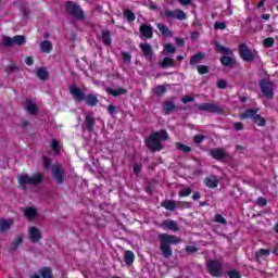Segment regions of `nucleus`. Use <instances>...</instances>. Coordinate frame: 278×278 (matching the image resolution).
Here are the masks:
<instances>
[{
  "instance_id": "1",
  "label": "nucleus",
  "mask_w": 278,
  "mask_h": 278,
  "mask_svg": "<svg viewBox=\"0 0 278 278\" xmlns=\"http://www.w3.org/2000/svg\"><path fill=\"white\" fill-rule=\"evenodd\" d=\"M159 242L163 257L168 260V257H173V248H170V245L179 244V242H181V238L168 233H159Z\"/></svg>"
},
{
  "instance_id": "2",
  "label": "nucleus",
  "mask_w": 278,
  "mask_h": 278,
  "mask_svg": "<svg viewBox=\"0 0 278 278\" xmlns=\"http://www.w3.org/2000/svg\"><path fill=\"white\" fill-rule=\"evenodd\" d=\"M162 140H168V132H166V130L152 132L146 140L149 151H162V149H164V146H162Z\"/></svg>"
},
{
  "instance_id": "3",
  "label": "nucleus",
  "mask_w": 278,
  "mask_h": 278,
  "mask_svg": "<svg viewBox=\"0 0 278 278\" xmlns=\"http://www.w3.org/2000/svg\"><path fill=\"white\" fill-rule=\"evenodd\" d=\"M42 179H45V176L40 173L33 174L31 176L24 174L17 177V181L24 190L25 186H38L39 184H42Z\"/></svg>"
},
{
  "instance_id": "4",
  "label": "nucleus",
  "mask_w": 278,
  "mask_h": 278,
  "mask_svg": "<svg viewBox=\"0 0 278 278\" xmlns=\"http://www.w3.org/2000/svg\"><path fill=\"white\" fill-rule=\"evenodd\" d=\"M65 11L70 16L75 18V21H86V13L81 7L73 1L65 2Z\"/></svg>"
},
{
  "instance_id": "5",
  "label": "nucleus",
  "mask_w": 278,
  "mask_h": 278,
  "mask_svg": "<svg viewBox=\"0 0 278 278\" xmlns=\"http://www.w3.org/2000/svg\"><path fill=\"white\" fill-rule=\"evenodd\" d=\"M206 269L212 277H223L225 269H223V263L216 260H208L206 262Z\"/></svg>"
},
{
  "instance_id": "6",
  "label": "nucleus",
  "mask_w": 278,
  "mask_h": 278,
  "mask_svg": "<svg viewBox=\"0 0 278 278\" xmlns=\"http://www.w3.org/2000/svg\"><path fill=\"white\" fill-rule=\"evenodd\" d=\"M261 92L265 99L273 100L275 97V85L266 79H261L258 83Z\"/></svg>"
},
{
  "instance_id": "7",
  "label": "nucleus",
  "mask_w": 278,
  "mask_h": 278,
  "mask_svg": "<svg viewBox=\"0 0 278 278\" xmlns=\"http://www.w3.org/2000/svg\"><path fill=\"white\" fill-rule=\"evenodd\" d=\"M198 110H200V112H210L211 114H224L226 106L204 102L198 105Z\"/></svg>"
},
{
  "instance_id": "8",
  "label": "nucleus",
  "mask_w": 278,
  "mask_h": 278,
  "mask_svg": "<svg viewBox=\"0 0 278 278\" xmlns=\"http://www.w3.org/2000/svg\"><path fill=\"white\" fill-rule=\"evenodd\" d=\"M27 39L23 35L11 37H2V45L3 47H23V45H26Z\"/></svg>"
},
{
  "instance_id": "9",
  "label": "nucleus",
  "mask_w": 278,
  "mask_h": 278,
  "mask_svg": "<svg viewBox=\"0 0 278 278\" xmlns=\"http://www.w3.org/2000/svg\"><path fill=\"white\" fill-rule=\"evenodd\" d=\"M52 177L54 181H56L58 186H62V184L66 181V172L61 164L52 166Z\"/></svg>"
},
{
  "instance_id": "10",
  "label": "nucleus",
  "mask_w": 278,
  "mask_h": 278,
  "mask_svg": "<svg viewBox=\"0 0 278 278\" xmlns=\"http://www.w3.org/2000/svg\"><path fill=\"white\" fill-rule=\"evenodd\" d=\"M210 155L213 157V160H217V162H226L231 160V155H229L224 148L211 149Z\"/></svg>"
},
{
  "instance_id": "11",
  "label": "nucleus",
  "mask_w": 278,
  "mask_h": 278,
  "mask_svg": "<svg viewBox=\"0 0 278 278\" xmlns=\"http://www.w3.org/2000/svg\"><path fill=\"white\" fill-rule=\"evenodd\" d=\"M239 55L243 62H253L255 60V54H253V51L249 49L247 43H241L239 46Z\"/></svg>"
},
{
  "instance_id": "12",
  "label": "nucleus",
  "mask_w": 278,
  "mask_h": 278,
  "mask_svg": "<svg viewBox=\"0 0 278 278\" xmlns=\"http://www.w3.org/2000/svg\"><path fill=\"white\" fill-rule=\"evenodd\" d=\"M167 18H177L178 21H186L188 16L186 15V12L176 9L174 11L165 10L163 13Z\"/></svg>"
},
{
  "instance_id": "13",
  "label": "nucleus",
  "mask_w": 278,
  "mask_h": 278,
  "mask_svg": "<svg viewBox=\"0 0 278 278\" xmlns=\"http://www.w3.org/2000/svg\"><path fill=\"white\" fill-rule=\"evenodd\" d=\"M70 93L75 99V101H79V102L84 101V99L86 97V93H84V91L75 85H72L70 87Z\"/></svg>"
},
{
  "instance_id": "14",
  "label": "nucleus",
  "mask_w": 278,
  "mask_h": 278,
  "mask_svg": "<svg viewBox=\"0 0 278 278\" xmlns=\"http://www.w3.org/2000/svg\"><path fill=\"white\" fill-rule=\"evenodd\" d=\"M84 125H85L87 131H89V134H92V131H94V125H97V122L92 115L87 114L85 116Z\"/></svg>"
},
{
  "instance_id": "15",
  "label": "nucleus",
  "mask_w": 278,
  "mask_h": 278,
  "mask_svg": "<svg viewBox=\"0 0 278 278\" xmlns=\"http://www.w3.org/2000/svg\"><path fill=\"white\" fill-rule=\"evenodd\" d=\"M161 227L163 229H170V231H179V224L173 219H165L162 222Z\"/></svg>"
},
{
  "instance_id": "16",
  "label": "nucleus",
  "mask_w": 278,
  "mask_h": 278,
  "mask_svg": "<svg viewBox=\"0 0 278 278\" xmlns=\"http://www.w3.org/2000/svg\"><path fill=\"white\" fill-rule=\"evenodd\" d=\"M29 238L31 242H40L42 240V233L37 227L33 226L29 228Z\"/></svg>"
},
{
  "instance_id": "17",
  "label": "nucleus",
  "mask_w": 278,
  "mask_h": 278,
  "mask_svg": "<svg viewBox=\"0 0 278 278\" xmlns=\"http://www.w3.org/2000/svg\"><path fill=\"white\" fill-rule=\"evenodd\" d=\"M140 34L143 38H153V27L149 24H142L139 28Z\"/></svg>"
},
{
  "instance_id": "18",
  "label": "nucleus",
  "mask_w": 278,
  "mask_h": 278,
  "mask_svg": "<svg viewBox=\"0 0 278 278\" xmlns=\"http://www.w3.org/2000/svg\"><path fill=\"white\" fill-rule=\"evenodd\" d=\"M258 112H260V109H256V110L248 109L244 113H241L239 115V118L241 121H247V118H251L252 121H254Z\"/></svg>"
},
{
  "instance_id": "19",
  "label": "nucleus",
  "mask_w": 278,
  "mask_h": 278,
  "mask_svg": "<svg viewBox=\"0 0 278 278\" xmlns=\"http://www.w3.org/2000/svg\"><path fill=\"white\" fill-rule=\"evenodd\" d=\"M105 90H106L108 94H111V97H121L123 94H127V89H125L123 87H119L117 89L106 87Z\"/></svg>"
},
{
  "instance_id": "20",
  "label": "nucleus",
  "mask_w": 278,
  "mask_h": 278,
  "mask_svg": "<svg viewBox=\"0 0 278 278\" xmlns=\"http://www.w3.org/2000/svg\"><path fill=\"white\" fill-rule=\"evenodd\" d=\"M203 60H205V53L203 52H198L197 54H193L191 58H190V61H189V64L191 66H194L197 64H201V62H203Z\"/></svg>"
},
{
  "instance_id": "21",
  "label": "nucleus",
  "mask_w": 278,
  "mask_h": 278,
  "mask_svg": "<svg viewBox=\"0 0 278 278\" xmlns=\"http://www.w3.org/2000/svg\"><path fill=\"white\" fill-rule=\"evenodd\" d=\"M215 51L222 53L223 55H233V50L230 48L224 47L223 45L215 42Z\"/></svg>"
},
{
  "instance_id": "22",
  "label": "nucleus",
  "mask_w": 278,
  "mask_h": 278,
  "mask_svg": "<svg viewBox=\"0 0 278 278\" xmlns=\"http://www.w3.org/2000/svg\"><path fill=\"white\" fill-rule=\"evenodd\" d=\"M39 49L41 53H51V51H53V43L49 40H43L40 42Z\"/></svg>"
},
{
  "instance_id": "23",
  "label": "nucleus",
  "mask_w": 278,
  "mask_h": 278,
  "mask_svg": "<svg viewBox=\"0 0 278 278\" xmlns=\"http://www.w3.org/2000/svg\"><path fill=\"white\" fill-rule=\"evenodd\" d=\"M204 184L207 188H218V178L216 176H208L204 179Z\"/></svg>"
},
{
  "instance_id": "24",
  "label": "nucleus",
  "mask_w": 278,
  "mask_h": 278,
  "mask_svg": "<svg viewBox=\"0 0 278 278\" xmlns=\"http://www.w3.org/2000/svg\"><path fill=\"white\" fill-rule=\"evenodd\" d=\"M25 110H27L28 113L34 115V114H38L39 109H38V105L36 103H34V101H31V99H27Z\"/></svg>"
},
{
  "instance_id": "25",
  "label": "nucleus",
  "mask_w": 278,
  "mask_h": 278,
  "mask_svg": "<svg viewBox=\"0 0 278 278\" xmlns=\"http://www.w3.org/2000/svg\"><path fill=\"white\" fill-rule=\"evenodd\" d=\"M161 207H165V210H169V212H175V210H177V202L174 200H165L161 203Z\"/></svg>"
},
{
  "instance_id": "26",
  "label": "nucleus",
  "mask_w": 278,
  "mask_h": 278,
  "mask_svg": "<svg viewBox=\"0 0 278 278\" xmlns=\"http://www.w3.org/2000/svg\"><path fill=\"white\" fill-rule=\"evenodd\" d=\"M139 47H140L144 58H149V56L153 55V48L149 43H147V42L140 43Z\"/></svg>"
},
{
  "instance_id": "27",
  "label": "nucleus",
  "mask_w": 278,
  "mask_h": 278,
  "mask_svg": "<svg viewBox=\"0 0 278 278\" xmlns=\"http://www.w3.org/2000/svg\"><path fill=\"white\" fill-rule=\"evenodd\" d=\"M134 260H136V255L130 250H126L124 253V262L128 266H131L134 264Z\"/></svg>"
},
{
  "instance_id": "28",
  "label": "nucleus",
  "mask_w": 278,
  "mask_h": 278,
  "mask_svg": "<svg viewBox=\"0 0 278 278\" xmlns=\"http://www.w3.org/2000/svg\"><path fill=\"white\" fill-rule=\"evenodd\" d=\"M84 101L85 103H87V105H90L91 108H94V105L99 103V99L92 93L85 96Z\"/></svg>"
},
{
  "instance_id": "29",
  "label": "nucleus",
  "mask_w": 278,
  "mask_h": 278,
  "mask_svg": "<svg viewBox=\"0 0 278 278\" xmlns=\"http://www.w3.org/2000/svg\"><path fill=\"white\" fill-rule=\"evenodd\" d=\"M102 42L105 47H112V34L110 30H102Z\"/></svg>"
},
{
  "instance_id": "30",
  "label": "nucleus",
  "mask_w": 278,
  "mask_h": 278,
  "mask_svg": "<svg viewBox=\"0 0 278 278\" xmlns=\"http://www.w3.org/2000/svg\"><path fill=\"white\" fill-rule=\"evenodd\" d=\"M36 75L38 79H41L42 81H46V79H49V72L47 71V67H39L36 71Z\"/></svg>"
},
{
  "instance_id": "31",
  "label": "nucleus",
  "mask_w": 278,
  "mask_h": 278,
  "mask_svg": "<svg viewBox=\"0 0 278 278\" xmlns=\"http://www.w3.org/2000/svg\"><path fill=\"white\" fill-rule=\"evenodd\" d=\"M39 275L42 278H53V269L51 267H42L39 269Z\"/></svg>"
},
{
  "instance_id": "32",
  "label": "nucleus",
  "mask_w": 278,
  "mask_h": 278,
  "mask_svg": "<svg viewBox=\"0 0 278 278\" xmlns=\"http://www.w3.org/2000/svg\"><path fill=\"white\" fill-rule=\"evenodd\" d=\"M220 64L223 66H233V64H236V59L231 56L223 55L220 58Z\"/></svg>"
},
{
  "instance_id": "33",
  "label": "nucleus",
  "mask_w": 278,
  "mask_h": 278,
  "mask_svg": "<svg viewBox=\"0 0 278 278\" xmlns=\"http://www.w3.org/2000/svg\"><path fill=\"white\" fill-rule=\"evenodd\" d=\"M12 227V219H0V231L5 232Z\"/></svg>"
},
{
  "instance_id": "34",
  "label": "nucleus",
  "mask_w": 278,
  "mask_h": 278,
  "mask_svg": "<svg viewBox=\"0 0 278 278\" xmlns=\"http://www.w3.org/2000/svg\"><path fill=\"white\" fill-rule=\"evenodd\" d=\"M161 68H170L175 67V60L170 58H164L163 61L160 63Z\"/></svg>"
},
{
  "instance_id": "35",
  "label": "nucleus",
  "mask_w": 278,
  "mask_h": 278,
  "mask_svg": "<svg viewBox=\"0 0 278 278\" xmlns=\"http://www.w3.org/2000/svg\"><path fill=\"white\" fill-rule=\"evenodd\" d=\"M25 216H27L31 220L33 218H36V216H38V211L34 206H28L25 210Z\"/></svg>"
},
{
  "instance_id": "36",
  "label": "nucleus",
  "mask_w": 278,
  "mask_h": 278,
  "mask_svg": "<svg viewBox=\"0 0 278 278\" xmlns=\"http://www.w3.org/2000/svg\"><path fill=\"white\" fill-rule=\"evenodd\" d=\"M23 244V236H17L15 240L11 243V251H16Z\"/></svg>"
},
{
  "instance_id": "37",
  "label": "nucleus",
  "mask_w": 278,
  "mask_h": 278,
  "mask_svg": "<svg viewBox=\"0 0 278 278\" xmlns=\"http://www.w3.org/2000/svg\"><path fill=\"white\" fill-rule=\"evenodd\" d=\"M157 29L161 31L163 36H173L170 29L164 24H157Z\"/></svg>"
},
{
  "instance_id": "38",
  "label": "nucleus",
  "mask_w": 278,
  "mask_h": 278,
  "mask_svg": "<svg viewBox=\"0 0 278 278\" xmlns=\"http://www.w3.org/2000/svg\"><path fill=\"white\" fill-rule=\"evenodd\" d=\"M124 17L127 18L128 23L136 21V14L129 9L124 10Z\"/></svg>"
},
{
  "instance_id": "39",
  "label": "nucleus",
  "mask_w": 278,
  "mask_h": 278,
  "mask_svg": "<svg viewBox=\"0 0 278 278\" xmlns=\"http://www.w3.org/2000/svg\"><path fill=\"white\" fill-rule=\"evenodd\" d=\"M173 110H175V103H173L170 101L164 102L163 111L165 112V114L173 112Z\"/></svg>"
},
{
  "instance_id": "40",
  "label": "nucleus",
  "mask_w": 278,
  "mask_h": 278,
  "mask_svg": "<svg viewBox=\"0 0 278 278\" xmlns=\"http://www.w3.org/2000/svg\"><path fill=\"white\" fill-rule=\"evenodd\" d=\"M176 149L182 151V153H190V151H192V148L180 142H176Z\"/></svg>"
},
{
  "instance_id": "41",
  "label": "nucleus",
  "mask_w": 278,
  "mask_h": 278,
  "mask_svg": "<svg viewBox=\"0 0 278 278\" xmlns=\"http://www.w3.org/2000/svg\"><path fill=\"white\" fill-rule=\"evenodd\" d=\"M253 123L258 125V127H265L266 126V119L264 117H261L260 114L256 113Z\"/></svg>"
},
{
  "instance_id": "42",
  "label": "nucleus",
  "mask_w": 278,
  "mask_h": 278,
  "mask_svg": "<svg viewBox=\"0 0 278 278\" xmlns=\"http://www.w3.org/2000/svg\"><path fill=\"white\" fill-rule=\"evenodd\" d=\"M16 71H18V66H16V64L8 65L4 68V73H7V75H12V73H16Z\"/></svg>"
},
{
  "instance_id": "43",
  "label": "nucleus",
  "mask_w": 278,
  "mask_h": 278,
  "mask_svg": "<svg viewBox=\"0 0 278 278\" xmlns=\"http://www.w3.org/2000/svg\"><path fill=\"white\" fill-rule=\"evenodd\" d=\"M153 92L156 94V97H162V94L166 93V87L160 85V86L155 87Z\"/></svg>"
},
{
  "instance_id": "44",
  "label": "nucleus",
  "mask_w": 278,
  "mask_h": 278,
  "mask_svg": "<svg viewBox=\"0 0 278 278\" xmlns=\"http://www.w3.org/2000/svg\"><path fill=\"white\" fill-rule=\"evenodd\" d=\"M270 255V250L261 249L256 252V260H260V257Z\"/></svg>"
},
{
  "instance_id": "45",
  "label": "nucleus",
  "mask_w": 278,
  "mask_h": 278,
  "mask_svg": "<svg viewBox=\"0 0 278 278\" xmlns=\"http://www.w3.org/2000/svg\"><path fill=\"white\" fill-rule=\"evenodd\" d=\"M264 47L270 49L275 45V39L273 37H268L263 41Z\"/></svg>"
},
{
  "instance_id": "46",
  "label": "nucleus",
  "mask_w": 278,
  "mask_h": 278,
  "mask_svg": "<svg viewBox=\"0 0 278 278\" xmlns=\"http://www.w3.org/2000/svg\"><path fill=\"white\" fill-rule=\"evenodd\" d=\"M122 58L125 64H131V54L129 52H122Z\"/></svg>"
},
{
  "instance_id": "47",
  "label": "nucleus",
  "mask_w": 278,
  "mask_h": 278,
  "mask_svg": "<svg viewBox=\"0 0 278 278\" xmlns=\"http://www.w3.org/2000/svg\"><path fill=\"white\" fill-rule=\"evenodd\" d=\"M197 68L200 75H206V73H210V67H207V65H199Z\"/></svg>"
},
{
  "instance_id": "48",
  "label": "nucleus",
  "mask_w": 278,
  "mask_h": 278,
  "mask_svg": "<svg viewBox=\"0 0 278 278\" xmlns=\"http://www.w3.org/2000/svg\"><path fill=\"white\" fill-rule=\"evenodd\" d=\"M178 194H179V197H190L192 194V189L185 188V189L180 190V192Z\"/></svg>"
},
{
  "instance_id": "49",
  "label": "nucleus",
  "mask_w": 278,
  "mask_h": 278,
  "mask_svg": "<svg viewBox=\"0 0 278 278\" xmlns=\"http://www.w3.org/2000/svg\"><path fill=\"white\" fill-rule=\"evenodd\" d=\"M215 223H219L220 225H227V219H225L223 215L217 214L215 215Z\"/></svg>"
},
{
  "instance_id": "50",
  "label": "nucleus",
  "mask_w": 278,
  "mask_h": 278,
  "mask_svg": "<svg viewBox=\"0 0 278 278\" xmlns=\"http://www.w3.org/2000/svg\"><path fill=\"white\" fill-rule=\"evenodd\" d=\"M203 140H205V136L204 135H195L193 137V142L195 144H201V142H203Z\"/></svg>"
},
{
  "instance_id": "51",
  "label": "nucleus",
  "mask_w": 278,
  "mask_h": 278,
  "mask_svg": "<svg viewBox=\"0 0 278 278\" xmlns=\"http://www.w3.org/2000/svg\"><path fill=\"white\" fill-rule=\"evenodd\" d=\"M52 150L54 153H60V142L55 139H52Z\"/></svg>"
},
{
  "instance_id": "52",
  "label": "nucleus",
  "mask_w": 278,
  "mask_h": 278,
  "mask_svg": "<svg viewBox=\"0 0 278 278\" xmlns=\"http://www.w3.org/2000/svg\"><path fill=\"white\" fill-rule=\"evenodd\" d=\"M228 277L229 278H242V276H240V273H238V270H236V269L228 271Z\"/></svg>"
},
{
  "instance_id": "53",
  "label": "nucleus",
  "mask_w": 278,
  "mask_h": 278,
  "mask_svg": "<svg viewBox=\"0 0 278 278\" xmlns=\"http://www.w3.org/2000/svg\"><path fill=\"white\" fill-rule=\"evenodd\" d=\"M165 51L166 53H175L177 51V48L173 47V45L167 43L165 45Z\"/></svg>"
},
{
  "instance_id": "54",
  "label": "nucleus",
  "mask_w": 278,
  "mask_h": 278,
  "mask_svg": "<svg viewBox=\"0 0 278 278\" xmlns=\"http://www.w3.org/2000/svg\"><path fill=\"white\" fill-rule=\"evenodd\" d=\"M268 204V201L266 200V198H258L257 199V205H260L261 207H266V205Z\"/></svg>"
},
{
  "instance_id": "55",
  "label": "nucleus",
  "mask_w": 278,
  "mask_h": 278,
  "mask_svg": "<svg viewBox=\"0 0 278 278\" xmlns=\"http://www.w3.org/2000/svg\"><path fill=\"white\" fill-rule=\"evenodd\" d=\"M214 29H227V24L223 22H215Z\"/></svg>"
},
{
  "instance_id": "56",
  "label": "nucleus",
  "mask_w": 278,
  "mask_h": 278,
  "mask_svg": "<svg viewBox=\"0 0 278 278\" xmlns=\"http://www.w3.org/2000/svg\"><path fill=\"white\" fill-rule=\"evenodd\" d=\"M233 128L236 129V131H242V129H244V124L242 122H236L233 124Z\"/></svg>"
},
{
  "instance_id": "57",
  "label": "nucleus",
  "mask_w": 278,
  "mask_h": 278,
  "mask_svg": "<svg viewBox=\"0 0 278 278\" xmlns=\"http://www.w3.org/2000/svg\"><path fill=\"white\" fill-rule=\"evenodd\" d=\"M42 160H43V168H49V166H51V162H52L51 159L48 156H43Z\"/></svg>"
},
{
  "instance_id": "58",
  "label": "nucleus",
  "mask_w": 278,
  "mask_h": 278,
  "mask_svg": "<svg viewBox=\"0 0 278 278\" xmlns=\"http://www.w3.org/2000/svg\"><path fill=\"white\" fill-rule=\"evenodd\" d=\"M186 251H187V253H197V251H199V248H197L194 245H187Z\"/></svg>"
},
{
  "instance_id": "59",
  "label": "nucleus",
  "mask_w": 278,
  "mask_h": 278,
  "mask_svg": "<svg viewBox=\"0 0 278 278\" xmlns=\"http://www.w3.org/2000/svg\"><path fill=\"white\" fill-rule=\"evenodd\" d=\"M217 88H219L220 90H225V88H227V81L218 80Z\"/></svg>"
},
{
  "instance_id": "60",
  "label": "nucleus",
  "mask_w": 278,
  "mask_h": 278,
  "mask_svg": "<svg viewBox=\"0 0 278 278\" xmlns=\"http://www.w3.org/2000/svg\"><path fill=\"white\" fill-rule=\"evenodd\" d=\"M140 170H142V165L135 164L134 165V173H135V175H140Z\"/></svg>"
},
{
  "instance_id": "61",
  "label": "nucleus",
  "mask_w": 278,
  "mask_h": 278,
  "mask_svg": "<svg viewBox=\"0 0 278 278\" xmlns=\"http://www.w3.org/2000/svg\"><path fill=\"white\" fill-rule=\"evenodd\" d=\"M108 112L111 114V116H114L116 114V106L115 105H109L108 106Z\"/></svg>"
},
{
  "instance_id": "62",
  "label": "nucleus",
  "mask_w": 278,
  "mask_h": 278,
  "mask_svg": "<svg viewBox=\"0 0 278 278\" xmlns=\"http://www.w3.org/2000/svg\"><path fill=\"white\" fill-rule=\"evenodd\" d=\"M25 64H27V66H34V58L31 56L26 58Z\"/></svg>"
},
{
  "instance_id": "63",
  "label": "nucleus",
  "mask_w": 278,
  "mask_h": 278,
  "mask_svg": "<svg viewBox=\"0 0 278 278\" xmlns=\"http://www.w3.org/2000/svg\"><path fill=\"white\" fill-rule=\"evenodd\" d=\"M194 101V98L190 97V96H187L182 99V103H190Z\"/></svg>"
},
{
  "instance_id": "64",
  "label": "nucleus",
  "mask_w": 278,
  "mask_h": 278,
  "mask_svg": "<svg viewBox=\"0 0 278 278\" xmlns=\"http://www.w3.org/2000/svg\"><path fill=\"white\" fill-rule=\"evenodd\" d=\"M21 127H22V129H27V127H29V123L27 121L23 119L21 122Z\"/></svg>"
}]
</instances>
